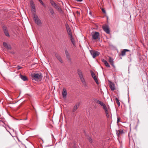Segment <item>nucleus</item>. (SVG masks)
<instances>
[{"instance_id": "1", "label": "nucleus", "mask_w": 148, "mask_h": 148, "mask_svg": "<svg viewBox=\"0 0 148 148\" xmlns=\"http://www.w3.org/2000/svg\"><path fill=\"white\" fill-rule=\"evenodd\" d=\"M77 73L78 75L80 78L81 82L84 85L85 87H87V85L86 82L83 76V75L81 70L80 69L77 70Z\"/></svg>"}, {"instance_id": "2", "label": "nucleus", "mask_w": 148, "mask_h": 148, "mask_svg": "<svg viewBox=\"0 0 148 148\" xmlns=\"http://www.w3.org/2000/svg\"><path fill=\"white\" fill-rule=\"evenodd\" d=\"M33 79L37 81H41L42 78V76L41 73H35L32 75Z\"/></svg>"}, {"instance_id": "3", "label": "nucleus", "mask_w": 148, "mask_h": 148, "mask_svg": "<svg viewBox=\"0 0 148 148\" xmlns=\"http://www.w3.org/2000/svg\"><path fill=\"white\" fill-rule=\"evenodd\" d=\"M33 17L35 23L37 24L38 25H40L41 24L40 20L36 15L35 14H34Z\"/></svg>"}, {"instance_id": "4", "label": "nucleus", "mask_w": 148, "mask_h": 148, "mask_svg": "<svg viewBox=\"0 0 148 148\" xmlns=\"http://www.w3.org/2000/svg\"><path fill=\"white\" fill-rule=\"evenodd\" d=\"M92 39L96 40L99 38V32H93L91 34Z\"/></svg>"}, {"instance_id": "5", "label": "nucleus", "mask_w": 148, "mask_h": 148, "mask_svg": "<svg viewBox=\"0 0 148 148\" xmlns=\"http://www.w3.org/2000/svg\"><path fill=\"white\" fill-rule=\"evenodd\" d=\"M50 3L52 6L54 7L56 9L59 11H60L61 10V9L60 7L56 3H55L53 1H50Z\"/></svg>"}, {"instance_id": "6", "label": "nucleus", "mask_w": 148, "mask_h": 148, "mask_svg": "<svg viewBox=\"0 0 148 148\" xmlns=\"http://www.w3.org/2000/svg\"><path fill=\"white\" fill-rule=\"evenodd\" d=\"M105 110L106 116L108 117L109 116V114L111 113V110L109 107H107L105 106L103 108Z\"/></svg>"}, {"instance_id": "7", "label": "nucleus", "mask_w": 148, "mask_h": 148, "mask_svg": "<svg viewBox=\"0 0 148 148\" xmlns=\"http://www.w3.org/2000/svg\"><path fill=\"white\" fill-rule=\"evenodd\" d=\"M90 52L93 58H94L96 56H99L100 54V53L97 51L91 50L90 51Z\"/></svg>"}, {"instance_id": "8", "label": "nucleus", "mask_w": 148, "mask_h": 148, "mask_svg": "<svg viewBox=\"0 0 148 148\" xmlns=\"http://www.w3.org/2000/svg\"><path fill=\"white\" fill-rule=\"evenodd\" d=\"M103 30L107 34H109L110 32V30L108 26L105 25L103 27Z\"/></svg>"}, {"instance_id": "9", "label": "nucleus", "mask_w": 148, "mask_h": 148, "mask_svg": "<svg viewBox=\"0 0 148 148\" xmlns=\"http://www.w3.org/2000/svg\"><path fill=\"white\" fill-rule=\"evenodd\" d=\"M3 29L4 32L7 36L10 37L9 34L8 32V30L7 29V28L5 26H3Z\"/></svg>"}, {"instance_id": "10", "label": "nucleus", "mask_w": 148, "mask_h": 148, "mask_svg": "<svg viewBox=\"0 0 148 148\" xmlns=\"http://www.w3.org/2000/svg\"><path fill=\"white\" fill-rule=\"evenodd\" d=\"M109 86L111 90L112 91H113L115 89L114 84L111 82H110Z\"/></svg>"}, {"instance_id": "11", "label": "nucleus", "mask_w": 148, "mask_h": 148, "mask_svg": "<svg viewBox=\"0 0 148 148\" xmlns=\"http://www.w3.org/2000/svg\"><path fill=\"white\" fill-rule=\"evenodd\" d=\"M109 61L112 66L115 67V66L114 64V60L110 57H109Z\"/></svg>"}, {"instance_id": "12", "label": "nucleus", "mask_w": 148, "mask_h": 148, "mask_svg": "<svg viewBox=\"0 0 148 148\" xmlns=\"http://www.w3.org/2000/svg\"><path fill=\"white\" fill-rule=\"evenodd\" d=\"M102 62L104 63L105 65L108 67H110V65L107 62L103 59H101Z\"/></svg>"}, {"instance_id": "13", "label": "nucleus", "mask_w": 148, "mask_h": 148, "mask_svg": "<svg viewBox=\"0 0 148 148\" xmlns=\"http://www.w3.org/2000/svg\"><path fill=\"white\" fill-rule=\"evenodd\" d=\"M3 45L5 47L8 49H10L11 48L10 45L9 44H8L6 42H4L3 43Z\"/></svg>"}, {"instance_id": "14", "label": "nucleus", "mask_w": 148, "mask_h": 148, "mask_svg": "<svg viewBox=\"0 0 148 148\" xmlns=\"http://www.w3.org/2000/svg\"><path fill=\"white\" fill-rule=\"evenodd\" d=\"M31 8L32 11L33 12H35L36 11L35 8V6L33 3H32L31 4Z\"/></svg>"}, {"instance_id": "15", "label": "nucleus", "mask_w": 148, "mask_h": 148, "mask_svg": "<svg viewBox=\"0 0 148 148\" xmlns=\"http://www.w3.org/2000/svg\"><path fill=\"white\" fill-rule=\"evenodd\" d=\"M130 50L127 49H124L121 51V55L122 56H125V53L127 51H130Z\"/></svg>"}, {"instance_id": "16", "label": "nucleus", "mask_w": 148, "mask_h": 148, "mask_svg": "<svg viewBox=\"0 0 148 148\" xmlns=\"http://www.w3.org/2000/svg\"><path fill=\"white\" fill-rule=\"evenodd\" d=\"M67 95L66 90L64 88L63 90L62 95L63 98H65Z\"/></svg>"}, {"instance_id": "17", "label": "nucleus", "mask_w": 148, "mask_h": 148, "mask_svg": "<svg viewBox=\"0 0 148 148\" xmlns=\"http://www.w3.org/2000/svg\"><path fill=\"white\" fill-rule=\"evenodd\" d=\"M20 76L21 79L25 81L27 80V78L26 76L23 75L21 74L20 75Z\"/></svg>"}, {"instance_id": "18", "label": "nucleus", "mask_w": 148, "mask_h": 148, "mask_svg": "<svg viewBox=\"0 0 148 148\" xmlns=\"http://www.w3.org/2000/svg\"><path fill=\"white\" fill-rule=\"evenodd\" d=\"M79 106V104L77 105H75L73 107V112H75L77 109L78 108Z\"/></svg>"}, {"instance_id": "19", "label": "nucleus", "mask_w": 148, "mask_h": 148, "mask_svg": "<svg viewBox=\"0 0 148 148\" xmlns=\"http://www.w3.org/2000/svg\"><path fill=\"white\" fill-rule=\"evenodd\" d=\"M49 11L51 13V15L52 16H53L54 14V13L53 9L52 8H50L49 9Z\"/></svg>"}, {"instance_id": "20", "label": "nucleus", "mask_w": 148, "mask_h": 148, "mask_svg": "<svg viewBox=\"0 0 148 148\" xmlns=\"http://www.w3.org/2000/svg\"><path fill=\"white\" fill-rule=\"evenodd\" d=\"M123 133V131L122 130H119L116 132V134H117V135H119V136L120 134H121Z\"/></svg>"}, {"instance_id": "21", "label": "nucleus", "mask_w": 148, "mask_h": 148, "mask_svg": "<svg viewBox=\"0 0 148 148\" xmlns=\"http://www.w3.org/2000/svg\"><path fill=\"white\" fill-rule=\"evenodd\" d=\"M91 74L92 76V77L93 78H94L95 77H96L95 75V73L92 71H90Z\"/></svg>"}, {"instance_id": "22", "label": "nucleus", "mask_w": 148, "mask_h": 148, "mask_svg": "<svg viewBox=\"0 0 148 148\" xmlns=\"http://www.w3.org/2000/svg\"><path fill=\"white\" fill-rule=\"evenodd\" d=\"M65 53L66 55V56H70V54L68 51L66 49L65 50Z\"/></svg>"}, {"instance_id": "23", "label": "nucleus", "mask_w": 148, "mask_h": 148, "mask_svg": "<svg viewBox=\"0 0 148 148\" xmlns=\"http://www.w3.org/2000/svg\"><path fill=\"white\" fill-rule=\"evenodd\" d=\"M65 53L66 55V56H70V54L68 51L66 49L65 50Z\"/></svg>"}, {"instance_id": "24", "label": "nucleus", "mask_w": 148, "mask_h": 148, "mask_svg": "<svg viewBox=\"0 0 148 148\" xmlns=\"http://www.w3.org/2000/svg\"><path fill=\"white\" fill-rule=\"evenodd\" d=\"M57 58L61 63H62L63 62V61L60 56H58L57 57Z\"/></svg>"}, {"instance_id": "25", "label": "nucleus", "mask_w": 148, "mask_h": 148, "mask_svg": "<svg viewBox=\"0 0 148 148\" xmlns=\"http://www.w3.org/2000/svg\"><path fill=\"white\" fill-rule=\"evenodd\" d=\"M115 100L116 101V103L118 105V106H119L120 105V102L119 101V100L117 98H116L115 99Z\"/></svg>"}, {"instance_id": "26", "label": "nucleus", "mask_w": 148, "mask_h": 148, "mask_svg": "<svg viewBox=\"0 0 148 148\" xmlns=\"http://www.w3.org/2000/svg\"><path fill=\"white\" fill-rule=\"evenodd\" d=\"M94 80H95V82L97 84H99V82H98V81L97 80V77H95V78H93Z\"/></svg>"}, {"instance_id": "27", "label": "nucleus", "mask_w": 148, "mask_h": 148, "mask_svg": "<svg viewBox=\"0 0 148 148\" xmlns=\"http://www.w3.org/2000/svg\"><path fill=\"white\" fill-rule=\"evenodd\" d=\"M66 58L67 60H69V61H71V58L70 56H67L66 57Z\"/></svg>"}, {"instance_id": "28", "label": "nucleus", "mask_w": 148, "mask_h": 148, "mask_svg": "<svg viewBox=\"0 0 148 148\" xmlns=\"http://www.w3.org/2000/svg\"><path fill=\"white\" fill-rule=\"evenodd\" d=\"M71 42L74 45H75V40H74V39H71Z\"/></svg>"}, {"instance_id": "29", "label": "nucleus", "mask_w": 148, "mask_h": 148, "mask_svg": "<svg viewBox=\"0 0 148 148\" xmlns=\"http://www.w3.org/2000/svg\"><path fill=\"white\" fill-rule=\"evenodd\" d=\"M100 105L102 106L103 108L104 107L106 106V105L102 102H101V103H100Z\"/></svg>"}, {"instance_id": "30", "label": "nucleus", "mask_w": 148, "mask_h": 148, "mask_svg": "<svg viewBox=\"0 0 148 148\" xmlns=\"http://www.w3.org/2000/svg\"><path fill=\"white\" fill-rule=\"evenodd\" d=\"M102 101L98 100H96V103H98V104H100V103H101Z\"/></svg>"}, {"instance_id": "31", "label": "nucleus", "mask_w": 148, "mask_h": 148, "mask_svg": "<svg viewBox=\"0 0 148 148\" xmlns=\"http://www.w3.org/2000/svg\"><path fill=\"white\" fill-rule=\"evenodd\" d=\"M39 1L44 6H45V4L43 3L41 0H39Z\"/></svg>"}, {"instance_id": "32", "label": "nucleus", "mask_w": 148, "mask_h": 148, "mask_svg": "<svg viewBox=\"0 0 148 148\" xmlns=\"http://www.w3.org/2000/svg\"><path fill=\"white\" fill-rule=\"evenodd\" d=\"M22 67L20 66H18L17 67H16V68L17 69V70H19L20 69H21V68H22Z\"/></svg>"}, {"instance_id": "33", "label": "nucleus", "mask_w": 148, "mask_h": 148, "mask_svg": "<svg viewBox=\"0 0 148 148\" xmlns=\"http://www.w3.org/2000/svg\"><path fill=\"white\" fill-rule=\"evenodd\" d=\"M67 33H68V34L69 36H70L71 35H72V34L71 32V31H70V32L69 31V32H67Z\"/></svg>"}, {"instance_id": "34", "label": "nucleus", "mask_w": 148, "mask_h": 148, "mask_svg": "<svg viewBox=\"0 0 148 148\" xmlns=\"http://www.w3.org/2000/svg\"><path fill=\"white\" fill-rule=\"evenodd\" d=\"M101 10L104 13L106 14V12L104 9H103V8H101Z\"/></svg>"}, {"instance_id": "35", "label": "nucleus", "mask_w": 148, "mask_h": 148, "mask_svg": "<svg viewBox=\"0 0 148 148\" xmlns=\"http://www.w3.org/2000/svg\"><path fill=\"white\" fill-rule=\"evenodd\" d=\"M69 37H70V40L74 39L72 35H71L70 36H69Z\"/></svg>"}, {"instance_id": "36", "label": "nucleus", "mask_w": 148, "mask_h": 148, "mask_svg": "<svg viewBox=\"0 0 148 148\" xmlns=\"http://www.w3.org/2000/svg\"><path fill=\"white\" fill-rule=\"evenodd\" d=\"M67 32H69H69L71 31V29L69 28H67Z\"/></svg>"}, {"instance_id": "37", "label": "nucleus", "mask_w": 148, "mask_h": 148, "mask_svg": "<svg viewBox=\"0 0 148 148\" xmlns=\"http://www.w3.org/2000/svg\"><path fill=\"white\" fill-rule=\"evenodd\" d=\"M89 140L90 143H92V139L91 138H89Z\"/></svg>"}, {"instance_id": "38", "label": "nucleus", "mask_w": 148, "mask_h": 148, "mask_svg": "<svg viewBox=\"0 0 148 148\" xmlns=\"http://www.w3.org/2000/svg\"><path fill=\"white\" fill-rule=\"evenodd\" d=\"M120 121L119 118H117V123H118Z\"/></svg>"}, {"instance_id": "39", "label": "nucleus", "mask_w": 148, "mask_h": 148, "mask_svg": "<svg viewBox=\"0 0 148 148\" xmlns=\"http://www.w3.org/2000/svg\"><path fill=\"white\" fill-rule=\"evenodd\" d=\"M129 145H131V143H130V141H129Z\"/></svg>"}]
</instances>
